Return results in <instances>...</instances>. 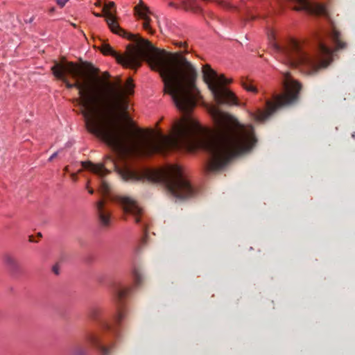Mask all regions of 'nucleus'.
<instances>
[{
  "label": "nucleus",
  "instance_id": "obj_1",
  "mask_svg": "<svg viewBox=\"0 0 355 355\" xmlns=\"http://www.w3.org/2000/svg\"><path fill=\"white\" fill-rule=\"evenodd\" d=\"M209 113L215 130L205 128L189 115L175 121L170 135L161 131H146L135 123V158L164 153L168 150L183 149L189 152L203 150L210 159L206 166L209 174L222 169L234 156L252 148L257 139L252 125H243L235 118L211 107Z\"/></svg>",
  "mask_w": 355,
  "mask_h": 355
},
{
  "label": "nucleus",
  "instance_id": "obj_2",
  "mask_svg": "<svg viewBox=\"0 0 355 355\" xmlns=\"http://www.w3.org/2000/svg\"><path fill=\"white\" fill-rule=\"evenodd\" d=\"M53 76L62 80L68 89L79 90L81 103L85 108L83 115L87 130L101 137L116 153V164L111 157L105 162H113L115 170L125 182L133 180V123L127 113L128 90L119 85L112 99L103 95L96 83L89 82L85 71L72 62L61 64L55 62L51 67Z\"/></svg>",
  "mask_w": 355,
  "mask_h": 355
},
{
  "label": "nucleus",
  "instance_id": "obj_3",
  "mask_svg": "<svg viewBox=\"0 0 355 355\" xmlns=\"http://www.w3.org/2000/svg\"><path fill=\"white\" fill-rule=\"evenodd\" d=\"M141 61L159 72L164 92L171 96L178 110L187 113L196 107L199 93L196 86L197 69L182 52L170 53L157 48L135 33V69Z\"/></svg>",
  "mask_w": 355,
  "mask_h": 355
},
{
  "label": "nucleus",
  "instance_id": "obj_4",
  "mask_svg": "<svg viewBox=\"0 0 355 355\" xmlns=\"http://www.w3.org/2000/svg\"><path fill=\"white\" fill-rule=\"evenodd\" d=\"M268 40L270 46L282 55L284 62L290 66L304 67L306 73L313 74L320 69L326 68L332 61L334 51L319 39L317 43V55L312 56L304 49L303 44L295 40H291L286 46H281L275 42V31L268 30Z\"/></svg>",
  "mask_w": 355,
  "mask_h": 355
},
{
  "label": "nucleus",
  "instance_id": "obj_5",
  "mask_svg": "<svg viewBox=\"0 0 355 355\" xmlns=\"http://www.w3.org/2000/svg\"><path fill=\"white\" fill-rule=\"evenodd\" d=\"M134 175L135 181L163 182L168 191L177 199H189L196 194V190L179 166H169L164 170H153L143 166L137 168L135 166Z\"/></svg>",
  "mask_w": 355,
  "mask_h": 355
},
{
  "label": "nucleus",
  "instance_id": "obj_6",
  "mask_svg": "<svg viewBox=\"0 0 355 355\" xmlns=\"http://www.w3.org/2000/svg\"><path fill=\"white\" fill-rule=\"evenodd\" d=\"M110 290L115 308V313L113 315L114 322L110 321L112 314L103 306H92L89 311V315L99 324L103 331L116 338L120 334L119 327L127 317L126 302L131 293V288L121 284L114 283Z\"/></svg>",
  "mask_w": 355,
  "mask_h": 355
},
{
  "label": "nucleus",
  "instance_id": "obj_7",
  "mask_svg": "<svg viewBox=\"0 0 355 355\" xmlns=\"http://www.w3.org/2000/svg\"><path fill=\"white\" fill-rule=\"evenodd\" d=\"M283 85L284 93L275 94L272 101H266V107L264 110H259L255 114V119L263 121L268 119L277 110L295 103L299 98L302 84L293 79L289 72H283Z\"/></svg>",
  "mask_w": 355,
  "mask_h": 355
},
{
  "label": "nucleus",
  "instance_id": "obj_8",
  "mask_svg": "<svg viewBox=\"0 0 355 355\" xmlns=\"http://www.w3.org/2000/svg\"><path fill=\"white\" fill-rule=\"evenodd\" d=\"M204 81L218 103L233 104L236 102L234 94L225 85L230 81L223 75L218 76L209 64H205L202 69Z\"/></svg>",
  "mask_w": 355,
  "mask_h": 355
},
{
  "label": "nucleus",
  "instance_id": "obj_9",
  "mask_svg": "<svg viewBox=\"0 0 355 355\" xmlns=\"http://www.w3.org/2000/svg\"><path fill=\"white\" fill-rule=\"evenodd\" d=\"M85 167L88 168L94 173L101 178L100 191L109 199L116 203L123 211L124 215H131L133 213V198L130 196L111 193L110 184L104 180V177L110 173V171L105 167V164H94L89 162L85 163Z\"/></svg>",
  "mask_w": 355,
  "mask_h": 355
},
{
  "label": "nucleus",
  "instance_id": "obj_10",
  "mask_svg": "<svg viewBox=\"0 0 355 355\" xmlns=\"http://www.w3.org/2000/svg\"><path fill=\"white\" fill-rule=\"evenodd\" d=\"M131 42L127 45L126 50L123 53H119L114 51L112 47L103 42L101 45V51L104 55H110L114 57L118 63L124 67L133 69V37L129 40Z\"/></svg>",
  "mask_w": 355,
  "mask_h": 355
},
{
  "label": "nucleus",
  "instance_id": "obj_11",
  "mask_svg": "<svg viewBox=\"0 0 355 355\" xmlns=\"http://www.w3.org/2000/svg\"><path fill=\"white\" fill-rule=\"evenodd\" d=\"M114 7V3L111 1L108 3L105 4L103 7V11L105 12V21L111 30L115 34L123 36V37H127L128 40H132V34L130 33L126 32L125 30L121 28L119 24L116 21L114 15L111 11V9Z\"/></svg>",
  "mask_w": 355,
  "mask_h": 355
},
{
  "label": "nucleus",
  "instance_id": "obj_12",
  "mask_svg": "<svg viewBox=\"0 0 355 355\" xmlns=\"http://www.w3.org/2000/svg\"><path fill=\"white\" fill-rule=\"evenodd\" d=\"M299 6L295 8L297 11H305L310 14L327 15V8L324 5L313 2L309 0H292Z\"/></svg>",
  "mask_w": 355,
  "mask_h": 355
},
{
  "label": "nucleus",
  "instance_id": "obj_13",
  "mask_svg": "<svg viewBox=\"0 0 355 355\" xmlns=\"http://www.w3.org/2000/svg\"><path fill=\"white\" fill-rule=\"evenodd\" d=\"M84 338L85 341L94 345L100 352L101 355L110 354L112 346H105L103 340L96 335L89 331H86L84 335Z\"/></svg>",
  "mask_w": 355,
  "mask_h": 355
},
{
  "label": "nucleus",
  "instance_id": "obj_14",
  "mask_svg": "<svg viewBox=\"0 0 355 355\" xmlns=\"http://www.w3.org/2000/svg\"><path fill=\"white\" fill-rule=\"evenodd\" d=\"M135 16L138 15L139 18L144 19L143 28L146 30L149 28L150 11L148 8L143 3L141 0H139L138 5L135 6Z\"/></svg>",
  "mask_w": 355,
  "mask_h": 355
},
{
  "label": "nucleus",
  "instance_id": "obj_15",
  "mask_svg": "<svg viewBox=\"0 0 355 355\" xmlns=\"http://www.w3.org/2000/svg\"><path fill=\"white\" fill-rule=\"evenodd\" d=\"M98 220L102 227H108L110 225V214L106 211L103 207V202L99 200L96 204Z\"/></svg>",
  "mask_w": 355,
  "mask_h": 355
},
{
  "label": "nucleus",
  "instance_id": "obj_16",
  "mask_svg": "<svg viewBox=\"0 0 355 355\" xmlns=\"http://www.w3.org/2000/svg\"><path fill=\"white\" fill-rule=\"evenodd\" d=\"M6 268L12 273H17L19 271V266L16 259L10 255H6L3 258Z\"/></svg>",
  "mask_w": 355,
  "mask_h": 355
},
{
  "label": "nucleus",
  "instance_id": "obj_17",
  "mask_svg": "<svg viewBox=\"0 0 355 355\" xmlns=\"http://www.w3.org/2000/svg\"><path fill=\"white\" fill-rule=\"evenodd\" d=\"M340 37V33L334 28L331 33V38L336 44L335 50H341L347 48V43L341 41Z\"/></svg>",
  "mask_w": 355,
  "mask_h": 355
},
{
  "label": "nucleus",
  "instance_id": "obj_18",
  "mask_svg": "<svg viewBox=\"0 0 355 355\" xmlns=\"http://www.w3.org/2000/svg\"><path fill=\"white\" fill-rule=\"evenodd\" d=\"M135 288L142 285L144 281V276L141 272L135 268Z\"/></svg>",
  "mask_w": 355,
  "mask_h": 355
},
{
  "label": "nucleus",
  "instance_id": "obj_19",
  "mask_svg": "<svg viewBox=\"0 0 355 355\" xmlns=\"http://www.w3.org/2000/svg\"><path fill=\"white\" fill-rule=\"evenodd\" d=\"M89 349L81 345L76 346L72 350V355H88Z\"/></svg>",
  "mask_w": 355,
  "mask_h": 355
},
{
  "label": "nucleus",
  "instance_id": "obj_20",
  "mask_svg": "<svg viewBox=\"0 0 355 355\" xmlns=\"http://www.w3.org/2000/svg\"><path fill=\"white\" fill-rule=\"evenodd\" d=\"M243 87L249 92L257 93V89L254 87L250 81H243L242 82Z\"/></svg>",
  "mask_w": 355,
  "mask_h": 355
},
{
  "label": "nucleus",
  "instance_id": "obj_21",
  "mask_svg": "<svg viewBox=\"0 0 355 355\" xmlns=\"http://www.w3.org/2000/svg\"><path fill=\"white\" fill-rule=\"evenodd\" d=\"M135 223H138L139 219L136 217V214H140L141 212V208L138 206L137 202L135 201Z\"/></svg>",
  "mask_w": 355,
  "mask_h": 355
},
{
  "label": "nucleus",
  "instance_id": "obj_22",
  "mask_svg": "<svg viewBox=\"0 0 355 355\" xmlns=\"http://www.w3.org/2000/svg\"><path fill=\"white\" fill-rule=\"evenodd\" d=\"M69 1V0H56V3L60 8H63Z\"/></svg>",
  "mask_w": 355,
  "mask_h": 355
},
{
  "label": "nucleus",
  "instance_id": "obj_23",
  "mask_svg": "<svg viewBox=\"0 0 355 355\" xmlns=\"http://www.w3.org/2000/svg\"><path fill=\"white\" fill-rule=\"evenodd\" d=\"M60 151V150H58V151L55 152L53 154H52L51 156L49 158V162H51L54 158H55L58 156Z\"/></svg>",
  "mask_w": 355,
  "mask_h": 355
},
{
  "label": "nucleus",
  "instance_id": "obj_24",
  "mask_svg": "<svg viewBox=\"0 0 355 355\" xmlns=\"http://www.w3.org/2000/svg\"><path fill=\"white\" fill-rule=\"evenodd\" d=\"M53 271L55 274L58 275L59 274V268L57 265L54 266L53 267Z\"/></svg>",
  "mask_w": 355,
  "mask_h": 355
},
{
  "label": "nucleus",
  "instance_id": "obj_25",
  "mask_svg": "<svg viewBox=\"0 0 355 355\" xmlns=\"http://www.w3.org/2000/svg\"><path fill=\"white\" fill-rule=\"evenodd\" d=\"M185 44L186 43L184 42H177L175 43V45H177V46H180V47L184 46Z\"/></svg>",
  "mask_w": 355,
  "mask_h": 355
},
{
  "label": "nucleus",
  "instance_id": "obj_26",
  "mask_svg": "<svg viewBox=\"0 0 355 355\" xmlns=\"http://www.w3.org/2000/svg\"><path fill=\"white\" fill-rule=\"evenodd\" d=\"M94 15L96 16V17H105V12H103V14H100V13H97V12H94Z\"/></svg>",
  "mask_w": 355,
  "mask_h": 355
},
{
  "label": "nucleus",
  "instance_id": "obj_27",
  "mask_svg": "<svg viewBox=\"0 0 355 355\" xmlns=\"http://www.w3.org/2000/svg\"><path fill=\"white\" fill-rule=\"evenodd\" d=\"M221 3L223 4V6L225 7H230V3L227 2V1H222Z\"/></svg>",
  "mask_w": 355,
  "mask_h": 355
},
{
  "label": "nucleus",
  "instance_id": "obj_28",
  "mask_svg": "<svg viewBox=\"0 0 355 355\" xmlns=\"http://www.w3.org/2000/svg\"><path fill=\"white\" fill-rule=\"evenodd\" d=\"M146 239H147V234L146 233L145 235L144 236L143 239H142V242L143 243H146Z\"/></svg>",
  "mask_w": 355,
  "mask_h": 355
},
{
  "label": "nucleus",
  "instance_id": "obj_29",
  "mask_svg": "<svg viewBox=\"0 0 355 355\" xmlns=\"http://www.w3.org/2000/svg\"><path fill=\"white\" fill-rule=\"evenodd\" d=\"M89 193L90 194H92V193H94V190H93L92 189H89Z\"/></svg>",
  "mask_w": 355,
  "mask_h": 355
},
{
  "label": "nucleus",
  "instance_id": "obj_30",
  "mask_svg": "<svg viewBox=\"0 0 355 355\" xmlns=\"http://www.w3.org/2000/svg\"><path fill=\"white\" fill-rule=\"evenodd\" d=\"M29 241H30L31 242H34V241H33V236H30V239H29Z\"/></svg>",
  "mask_w": 355,
  "mask_h": 355
},
{
  "label": "nucleus",
  "instance_id": "obj_31",
  "mask_svg": "<svg viewBox=\"0 0 355 355\" xmlns=\"http://www.w3.org/2000/svg\"><path fill=\"white\" fill-rule=\"evenodd\" d=\"M90 68H91V69H92V71H94V70H95V69L94 68V67H93L92 65H90Z\"/></svg>",
  "mask_w": 355,
  "mask_h": 355
},
{
  "label": "nucleus",
  "instance_id": "obj_32",
  "mask_svg": "<svg viewBox=\"0 0 355 355\" xmlns=\"http://www.w3.org/2000/svg\"><path fill=\"white\" fill-rule=\"evenodd\" d=\"M255 19V16H254V15H251V16H250V19Z\"/></svg>",
  "mask_w": 355,
  "mask_h": 355
},
{
  "label": "nucleus",
  "instance_id": "obj_33",
  "mask_svg": "<svg viewBox=\"0 0 355 355\" xmlns=\"http://www.w3.org/2000/svg\"><path fill=\"white\" fill-rule=\"evenodd\" d=\"M352 137L355 139V132L352 134Z\"/></svg>",
  "mask_w": 355,
  "mask_h": 355
},
{
  "label": "nucleus",
  "instance_id": "obj_34",
  "mask_svg": "<svg viewBox=\"0 0 355 355\" xmlns=\"http://www.w3.org/2000/svg\"><path fill=\"white\" fill-rule=\"evenodd\" d=\"M54 10H55V8H52L51 9V12L54 11Z\"/></svg>",
  "mask_w": 355,
  "mask_h": 355
},
{
  "label": "nucleus",
  "instance_id": "obj_35",
  "mask_svg": "<svg viewBox=\"0 0 355 355\" xmlns=\"http://www.w3.org/2000/svg\"><path fill=\"white\" fill-rule=\"evenodd\" d=\"M169 5H170L171 6H174V4H173V3H170V4H169Z\"/></svg>",
  "mask_w": 355,
  "mask_h": 355
},
{
  "label": "nucleus",
  "instance_id": "obj_36",
  "mask_svg": "<svg viewBox=\"0 0 355 355\" xmlns=\"http://www.w3.org/2000/svg\"><path fill=\"white\" fill-rule=\"evenodd\" d=\"M105 75H107V76H110V75H109V73H107V72H106V73H105Z\"/></svg>",
  "mask_w": 355,
  "mask_h": 355
},
{
  "label": "nucleus",
  "instance_id": "obj_37",
  "mask_svg": "<svg viewBox=\"0 0 355 355\" xmlns=\"http://www.w3.org/2000/svg\"><path fill=\"white\" fill-rule=\"evenodd\" d=\"M38 236H42L41 233H38Z\"/></svg>",
  "mask_w": 355,
  "mask_h": 355
},
{
  "label": "nucleus",
  "instance_id": "obj_38",
  "mask_svg": "<svg viewBox=\"0 0 355 355\" xmlns=\"http://www.w3.org/2000/svg\"><path fill=\"white\" fill-rule=\"evenodd\" d=\"M129 80L131 82V81H132V79L131 78H130Z\"/></svg>",
  "mask_w": 355,
  "mask_h": 355
},
{
  "label": "nucleus",
  "instance_id": "obj_39",
  "mask_svg": "<svg viewBox=\"0 0 355 355\" xmlns=\"http://www.w3.org/2000/svg\"><path fill=\"white\" fill-rule=\"evenodd\" d=\"M132 85L130 84V89H132Z\"/></svg>",
  "mask_w": 355,
  "mask_h": 355
}]
</instances>
